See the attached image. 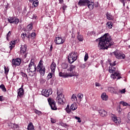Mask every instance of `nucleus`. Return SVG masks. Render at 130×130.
Returning <instances> with one entry per match:
<instances>
[{
    "instance_id": "1",
    "label": "nucleus",
    "mask_w": 130,
    "mask_h": 130,
    "mask_svg": "<svg viewBox=\"0 0 130 130\" xmlns=\"http://www.w3.org/2000/svg\"><path fill=\"white\" fill-rule=\"evenodd\" d=\"M99 40L98 47L99 49H108L113 45L114 42L111 39V37L109 34H105L103 37L96 40V41Z\"/></svg>"
},
{
    "instance_id": "2",
    "label": "nucleus",
    "mask_w": 130,
    "mask_h": 130,
    "mask_svg": "<svg viewBox=\"0 0 130 130\" xmlns=\"http://www.w3.org/2000/svg\"><path fill=\"white\" fill-rule=\"evenodd\" d=\"M48 102L52 109V110H57V107H56V103L52 98L48 99Z\"/></svg>"
},
{
    "instance_id": "3",
    "label": "nucleus",
    "mask_w": 130,
    "mask_h": 130,
    "mask_svg": "<svg viewBox=\"0 0 130 130\" xmlns=\"http://www.w3.org/2000/svg\"><path fill=\"white\" fill-rule=\"evenodd\" d=\"M8 21L10 23V24H14V23H15V24H17L20 22V20L18 18L10 17L8 19Z\"/></svg>"
},
{
    "instance_id": "4",
    "label": "nucleus",
    "mask_w": 130,
    "mask_h": 130,
    "mask_svg": "<svg viewBox=\"0 0 130 130\" xmlns=\"http://www.w3.org/2000/svg\"><path fill=\"white\" fill-rule=\"evenodd\" d=\"M114 54L118 59H124L125 58V55L119 52H114Z\"/></svg>"
},
{
    "instance_id": "5",
    "label": "nucleus",
    "mask_w": 130,
    "mask_h": 130,
    "mask_svg": "<svg viewBox=\"0 0 130 130\" xmlns=\"http://www.w3.org/2000/svg\"><path fill=\"white\" fill-rule=\"evenodd\" d=\"M51 94H52L51 89H43L42 91V95L45 96V97H48L50 95H51Z\"/></svg>"
},
{
    "instance_id": "6",
    "label": "nucleus",
    "mask_w": 130,
    "mask_h": 130,
    "mask_svg": "<svg viewBox=\"0 0 130 130\" xmlns=\"http://www.w3.org/2000/svg\"><path fill=\"white\" fill-rule=\"evenodd\" d=\"M20 64H21V59L17 58L12 59V67H14V66L19 67Z\"/></svg>"
},
{
    "instance_id": "7",
    "label": "nucleus",
    "mask_w": 130,
    "mask_h": 130,
    "mask_svg": "<svg viewBox=\"0 0 130 130\" xmlns=\"http://www.w3.org/2000/svg\"><path fill=\"white\" fill-rule=\"evenodd\" d=\"M116 77H117V80H119V79H121V76H120V73H119L117 71L115 72L114 74H112L111 75V77L113 78L114 80H115Z\"/></svg>"
},
{
    "instance_id": "8",
    "label": "nucleus",
    "mask_w": 130,
    "mask_h": 130,
    "mask_svg": "<svg viewBox=\"0 0 130 130\" xmlns=\"http://www.w3.org/2000/svg\"><path fill=\"white\" fill-rule=\"evenodd\" d=\"M89 0H80L78 3V6L83 7L86 6L87 4H89Z\"/></svg>"
},
{
    "instance_id": "9",
    "label": "nucleus",
    "mask_w": 130,
    "mask_h": 130,
    "mask_svg": "<svg viewBox=\"0 0 130 130\" xmlns=\"http://www.w3.org/2000/svg\"><path fill=\"white\" fill-rule=\"evenodd\" d=\"M64 42V41L60 38L59 37H56L55 39V43L56 44H62Z\"/></svg>"
},
{
    "instance_id": "10",
    "label": "nucleus",
    "mask_w": 130,
    "mask_h": 130,
    "mask_svg": "<svg viewBox=\"0 0 130 130\" xmlns=\"http://www.w3.org/2000/svg\"><path fill=\"white\" fill-rule=\"evenodd\" d=\"M69 56L73 58V59L76 60L78 58V52H72L69 54Z\"/></svg>"
},
{
    "instance_id": "11",
    "label": "nucleus",
    "mask_w": 130,
    "mask_h": 130,
    "mask_svg": "<svg viewBox=\"0 0 130 130\" xmlns=\"http://www.w3.org/2000/svg\"><path fill=\"white\" fill-rule=\"evenodd\" d=\"M56 101H57V102H58V103L59 104H62V105L64 104V98H62V99H61L60 97L57 96Z\"/></svg>"
},
{
    "instance_id": "12",
    "label": "nucleus",
    "mask_w": 130,
    "mask_h": 130,
    "mask_svg": "<svg viewBox=\"0 0 130 130\" xmlns=\"http://www.w3.org/2000/svg\"><path fill=\"white\" fill-rule=\"evenodd\" d=\"M108 90L109 92H110L113 94H118L117 92H116V90L114 88V87H109L108 88Z\"/></svg>"
},
{
    "instance_id": "13",
    "label": "nucleus",
    "mask_w": 130,
    "mask_h": 130,
    "mask_svg": "<svg viewBox=\"0 0 130 130\" xmlns=\"http://www.w3.org/2000/svg\"><path fill=\"white\" fill-rule=\"evenodd\" d=\"M26 51H27V47L26 46H22L20 48V53L21 54H24V53H26Z\"/></svg>"
},
{
    "instance_id": "14",
    "label": "nucleus",
    "mask_w": 130,
    "mask_h": 130,
    "mask_svg": "<svg viewBox=\"0 0 130 130\" xmlns=\"http://www.w3.org/2000/svg\"><path fill=\"white\" fill-rule=\"evenodd\" d=\"M112 119L115 123H117V122L118 123H119V118H117V117H116L115 115H113V116H112Z\"/></svg>"
},
{
    "instance_id": "15",
    "label": "nucleus",
    "mask_w": 130,
    "mask_h": 130,
    "mask_svg": "<svg viewBox=\"0 0 130 130\" xmlns=\"http://www.w3.org/2000/svg\"><path fill=\"white\" fill-rule=\"evenodd\" d=\"M37 72H39L41 77H43L45 75V67L41 68L40 70H37Z\"/></svg>"
},
{
    "instance_id": "16",
    "label": "nucleus",
    "mask_w": 130,
    "mask_h": 130,
    "mask_svg": "<svg viewBox=\"0 0 130 130\" xmlns=\"http://www.w3.org/2000/svg\"><path fill=\"white\" fill-rule=\"evenodd\" d=\"M18 90V96L21 98L24 95V90L23 89V88H20Z\"/></svg>"
},
{
    "instance_id": "17",
    "label": "nucleus",
    "mask_w": 130,
    "mask_h": 130,
    "mask_svg": "<svg viewBox=\"0 0 130 130\" xmlns=\"http://www.w3.org/2000/svg\"><path fill=\"white\" fill-rule=\"evenodd\" d=\"M99 112L101 116H102L103 117H104V116H106V115H107V112H106L105 110H101Z\"/></svg>"
},
{
    "instance_id": "18",
    "label": "nucleus",
    "mask_w": 130,
    "mask_h": 130,
    "mask_svg": "<svg viewBox=\"0 0 130 130\" xmlns=\"http://www.w3.org/2000/svg\"><path fill=\"white\" fill-rule=\"evenodd\" d=\"M78 76H79V74L76 71H72L71 73L68 74V77H77Z\"/></svg>"
},
{
    "instance_id": "19",
    "label": "nucleus",
    "mask_w": 130,
    "mask_h": 130,
    "mask_svg": "<svg viewBox=\"0 0 130 130\" xmlns=\"http://www.w3.org/2000/svg\"><path fill=\"white\" fill-rule=\"evenodd\" d=\"M28 130H35L34 129V126L33 125V123L32 122H30L27 126Z\"/></svg>"
},
{
    "instance_id": "20",
    "label": "nucleus",
    "mask_w": 130,
    "mask_h": 130,
    "mask_svg": "<svg viewBox=\"0 0 130 130\" xmlns=\"http://www.w3.org/2000/svg\"><path fill=\"white\" fill-rule=\"evenodd\" d=\"M10 45V46H9V47L10 48V50H12V49L15 47V45H16V41H11Z\"/></svg>"
},
{
    "instance_id": "21",
    "label": "nucleus",
    "mask_w": 130,
    "mask_h": 130,
    "mask_svg": "<svg viewBox=\"0 0 130 130\" xmlns=\"http://www.w3.org/2000/svg\"><path fill=\"white\" fill-rule=\"evenodd\" d=\"M101 98L103 100L106 101L108 99V96L106 95V93H103L101 95Z\"/></svg>"
},
{
    "instance_id": "22",
    "label": "nucleus",
    "mask_w": 130,
    "mask_h": 130,
    "mask_svg": "<svg viewBox=\"0 0 130 130\" xmlns=\"http://www.w3.org/2000/svg\"><path fill=\"white\" fill-rule=\"evenodd\" d=\"M78 107H77V104L76 103H73L70 106V109L71 110H76Z\"/></svg>"
},
{
    "instance_id": "23",
    "label": "nucleus",
    "mask_w": 130,
    "mask_h": 130,
    "mask_svg": "<svg viewBox=\"0 0 130 130\" xmlns=\"http://www.w3.org/2000/svg\"><path fill=\"white\" fill-rule=\"evenodd\" d=\"M56 68V64H55V62H52L51 65V69L53 72H54L55 71V69Z\"/></svg>"
},
{
    "instance_id": "24",
    "label": "nucleus",
    "mask_w": 130,
    "mask_h": 130,
    "mask_svg": "<svg viewBox=\"0 0 130 130\" xmlns=\"http://www.w3.org/2000/svg\"><path fill=\"white\" fill-rule=\"evenodd\" d=\"M68 58L69 63H73V62L76 61V60H74V59L73 57H71V56L68 55Z\"/></svg>"
},
{
    "instance_id": "25",
    "label": "nucleus",
    "mask_w": 130,
    "mask_h": 130,
    "mask_svg": "<svg viewBox=\"0 0 130 130\" xmlns=\"http://www.w3.org/2000/svg\"><path fill=\"white\" fill-rule=\"evenodd\" d=\"M88 4H87L86 6H87L88 8L89 9L90 11H92L93 9H94V6L91 4V2L89 1Z\"/></svg>"
},
{
    "instance_id": "26",
    "label": "nucleus",
    "mask_w": 130,
    "mask_h": 130,
    "mask_svg": "<svg viewBox=\"0 0 130 130\" xmlns=\"http://www.w3.org/2000/svg\"><path fill=\"white\" fill-rule=\"evenodd\" d=\"M59 77H63V78H68V77H69V74H64V73L62 72H60L59 73Z\"/></svg>"
},
{
    "instance_id": "27",
    "label": "nucleus",
    "mask_w": 130,
    "mask_h": 130,
    "mask_svg": "<svg viewBox=\"0 0 130 130\" xmlns=\"http://www.w3.org/2000/svg\"><path fill=\"white\" fill-rule=\"evenodd\" d=\"M75 69H76V66L70 65L69 69H68V71H69V72H73Z\"/></svg>"
},
{
    "instance_id": "28",
    "label": "nucleus",
    "mask_w": 130,
    "mask_h": 130,
    "mask_svg": "<svg viewBox=\"0 0 130 130\" xmlns=\"http://www.w3.org/2000/svg\"><path fill=\"white\" fill-rule=\"evenodd\" d=\"M107 19L108 20H112V15L110 14V13H109L108 12H107L106 14Z\"/></svg>"
},
{
    "instance_id": "29",
    "label": "nucleus",
    "mask_w": 130,
    "mask_h": 130,
    "mask_svg": "<svg viewBox=\"0 0 130 130\" xmlns=\"http://www.w3.org/2000/svg\"><path fill=\"white\" fill-rule=\"evenodd\" d=\"M29 72H31V73H33L34 72L36 71V65H35L32 66L31 68L29 69Z\"/></svg>"
},
{
    "instance_id": "30",
    "label": "nucleus",
    "mask_w": 130,
    "mask_h": 130,
    "mask_svg": "<svg viewBox=\"0 0 130 130\" xmlns=\"http://www.w3.org/2000/svg\"><path fill=\"white\" fill-rule=\"evenodd\" d=\"M69 67V65L67 63H62L61 64V68L62 69H68V67Z\"/></svg>"
},
{
    "instance_id": "31",
    "label": "nucleus",
    "mask_w": 130,
    "mask_h": 130,
    "mask_svg": "<svg viewBox=\"0 0 130 130\" xmlns=\"http://www.w3.org/2000/svg\"><path fill=\"white\" fill-rule=\"evenodd\" d=\"M38 4H39V2L38 0H35V1L33 2L32 5H34V7L36 8L38 7Z\"/></svg>"
},
{
    "instance_id": "32",
    "label": "nucleus",
    "mask_w": 130,
    "mask_h": 130,
    "mask_svg": "<svg viewBox=\"0 0 130 130\" xmlns=\"http://www.w3.org/2000/svg\"><path fill=\"white\" fill-rule=\"evenodd\" d=\"M77 97L79 98V99H80V101H82V99L84 97V94H83V93H78L77 95Z\"/></svg>"
},
{
    "instance_id": "33",
    "label": "nucleus",
    "mask_w": 130,
    "mask_h": 130,
    "mask_svg": "<svg viewBox=\"0 0 130 130\" xmlns=\"http://www.w3.org/2000/svg\"><path fill=\"white\" fill-rule=\"evenodd\" d=\"M0 88L2 89V90L4 92H7V89H6V87L5 86V85L2 84L1 85H0Z\"/></svg>"
},
{
    "instance_id": "34",
    "label": "nucleus",
    "mask_w": 130,
    "mask_h": 130,
    "mask_svg": "<svg viewBox=\"0 0 130 130\" xmlns=\"http://www.w3.org/2000/svg\"><path fill=\"white\" fill-rule=\"evenodd\" d=\"M107 26H108L109 29H111L112 28V22L109 21L107 23Z\"/></svg>"
},
{
    "instance_id": "35",
    "label": "nucleus",
    "mask_w": 130,
    "mask_h": 130,
    "mask_svg": "<svg viewBox=\"0 0 130 130\" xmlns=\"http://www.w3.org/2000/svg\"><path fill=\"white\" fill-rule=\"evenodd\" d=\"M27 29H28L29 31H31L33 29V25L32 24H29L27 26Z\"/></svg>"
},
{
    "instance_id": "36",
    "label": "nucleus",
    "mask_w": 130,
    "mask_h": 130,
    "mask_svg": "<svg viewBox=\"0 0 130 130\" xmlns=\"http://www.w3.org/2000/svg\"><path fill=\"white\" fill-rule=\"evenodd\" d=\"M120 104H122L123 106H128V104L126 102L123 101L120 102Z\"/></svg>"
},
{
    "instance_id": "37",
    "label": "nucleus",
    "mask_w": 130,
    "mask_h": 130,
    "mask_svg": "<svg viewBox=\"0 0 130 130\" xmlns=\"http://www.w3.org/2000/svg\"><path fill=\"white\" fill-rule=\"evenodd\" d=\"M52 75H53V74L52 73H49L48 74V76H47L48 80H49L52 78Z\"/></svg>"
},
{
    "instance_id": "38",
    "label": "nucleus",
    "mask_w": 130,
    "mask_h": 130,
    "mask_svg": "<svg viewBox=\"0 0 130 130\" xmlns=\"http://www.w3.org/2000/svg\"><path fill=\"white\" fill-rule=\"evenodd\" d=\"M77 38H78L79 41H83V36L79 35L78 36H77Z\"/></svg>"
},
{
    "instance_id": "39",
    "label": "nucleus",
    "mask_w": 130,
    "mask_h": 130,
    "mask_svg": "<svg viewBox=\"0 0 130 130\" xmlns=\"http://www.w3.org/2000/svg\"><path fill=\"white\" fill-rule=\"evenodd\" d=\"M4 70L5 75H8V73H9V69H8V68H7L6 66H4Z\"/></svg>"
},
{
    "instance_id": "40",
    "label": "nucleus",
    "mask_w": 130,
    "mask_h": 130,
    "mask_svg": "<svg viewBox=\"0 0 130 130\" xmlns=\"http://www.w3.org/2000/svg\"><path fill=\"white\" fill-rule=\"evenodd\" d=\"M71 99H73L72 100V101H75L77 100V96H76V94H73L72 96L71 97Z\"/></svg>"
},
{
    "instance_id": "41",
    "label": "nucleus",
    "mask_w": 130,
    "mask_h": 130,
    "mask_svg": "<svg viewBox=\"0 0 130 130\" xmlns=\"http://www.w3.org/2000/svg\"><path fill=\"white\" fill-rule=\"evenodd\" d=\"M117 109L119 114H120V113H121V111H122V110L120 108V106H118Z\"/></svg>"
},
{
    "instance_id": "42",
    "label": "nucleus",
    "mask_w": 130,
    "mask_h": 130,
    "mask_svg": "<svg viewBox=\"0 0 130 130\" xmlns=\"http://www.w3.org/2000/svg\"><path fill=\"white\" fill-rule=\"evenodd\" d=\"M34 66H35L34 62H30L28 65L29 69H31V68L33 67Z\"/></svg>"
},
{
    "instance_id": "43",
    "label": "nucleus",
    "mask_w": 130,
    "mask_h": 130,
    "mask_svg": "<svg viewBox=\"0 0 130 130\" xmlns=\"http://www.w3.org/2000/svg\"><path fill=\"white\" fill-rule=\"evenodd\" d=\"M11 31H9L7 35V38H6L7 40H9V38L10 37V36H11Z\"/></svg>"
},
{
    "instance_id": "44",
    "label": "nucleus",
    "mask_w": 130,
    "mask_h": 130,
    "mask_svg": "<svg viewBox=\"0 0 130 130\" xmlns=\"http://www.w3.org/2000/svg\"><path fill=\"white\" fill-rule=\"evenodd\" d=\"M88 58H89V56H88V53H86L85 57H84V60L85 61H87V60H88Z\"/></svg>"
},
{
    "instance_id": "45",
    "label": "nucleus",
    "mask_w": 130,
    "mask_h": 130,
    "mask_svg": "<svg viewBox=\"0 0 130 130\" xmlns=\"http://www.w3.org/2000/svg\"><path fill=\"white\" fill-rule=\"evenodd\" d=\"M109 73H113V72H115V69H113L112 68H110L109 69Z\"/></svg>"
},
{
    "instance_id": "46",
    "label": "nucleus",
    "mask_w": 130,
    "mask_h": 130,
    "mask_svg": "<svg viewBox=\"0 0 130 130\" xmlns=\"http://www.w3.org/2000/svg\"><path fill=\"white\" fill-rule=\"evenodd\" d=\"M38 66H39V67H42V68H44V67H43V63H42V60H41L40 61Z\"/></svg>"
},
{
    "instance_id": "47",
    "label": "nucleus",
    "mask_w": 130,
    "mask_h": 130,
    "mask_svg": "<svg viewBox=\"0 0 130 130\" xmlns=\"http://www.w3.org/2000/svg\"><path fill=\"white\" fill-rule=\"evenodd\" d=\"M57 97H60V95H62V93H60V91H59V90H57Z\"/></svg>"
},
{
    "instance_id": "48",
    "label": "nucleus",
    "mask_w": 130,
    "mask_h": 130,
    "mask_svg": "<svg viewBox=\"0 0 130 130\" xmlns=\"http://www.w3.org/2000/svg\"><path fill=\"white\" fill-rule=\"evenodd\" d=\"M14 124V123L10 122L8 124V126L10 128H13V126Z\"/></svg>"
},
{
    "instance_id": "49",
    "label": "nucleus",
    "mask_w": 130,
    "mask_h": 130,
    "mask_svg": "<svg viewBox=\"0 0 130 130\" xmlns=\"http://www.w3.org/2000/svg\"><path fill=\"white\" fill-rule=\"evenodd\" d=\"M19 127V125L17 124H14L12 128L16 129V128H18Z\"/></svg>"
},
{
    "instance_id": "50",
    "label": "nucleus",
    "mask_w": 130,
    "mask_h": 130,
    "mask_svg": "<svg viewBox=\"0 0 130 130\" xmlns=\"http://www.w3.org/2000/svg\"><path fill=\"white\" fill-rule=\"evenodd\" d=\"M35 113H36L37 114H38V115H41V112L37 110H35Z\"/></svg>"
},
{
    "instance_id": "51",
    "label": "nucleus",
    "mask_w": 130,
    "mask_h": 130,
    "mask_svg": "<svg viewBox=\"0 0 130 130\" xmlns=\"http://www.w3.org/2000/svg\"><path fill=\"white\" fill-rule=\"evenodd\" d=\"M75 119H77L78 120V122H81L80 117L75 116Z\"/></svg>"
},
{
    "instance_id": "52",
    "label": "nucleus",
    "mask_w": 130,
    "mask_h": 130,
    "mask_svg": "<svg viewBox=\"0 0 130 130\" xmlns=\"http://www.w3.org/2000/svg\"><path fill=\"white\" fill-rule=\"evenodd\" d=\"M115 62H116V61H115L113 63H110V65L111 67H114V66H116V63Z\"/></svg>"
},
{
    "instance_id": "53",
    "label": "nucleus",
    "mask_w": 130,
    "mask_h": 130,
    "mask_svg": "<svg viewBox=\"0 0 130 130\" xmlns=\"http://www.w3.org/2000/svg\"><path fill=\"white\" fill-rule=\"evenodd\" d=\"M120 1L123 3V7H124L125 6V3H124V1H127V2H129L130 0H120Z\"/></svg>"
},
{
    "instance_id": "54",
    "label": "nucleus",
    "mask_w": 130,
    "mask_h": 130,
    "mask_svg": "<svg viewBox=\"0 0 130 130\" xmlns=\"http://www.w3.org/2000/svg\"><path fill=\"white\" fill-rule=\"evenodd\" d=\"M121 94H124L125 93V89H123L119 91Z\"/></svg>"
},
{
    "instance_id": "55",
    "label": "nucleus",
    "mask_w": 130,
    "mask_h": 130,
    "mask_svg": "<svg viewBox=\"0 0 130 130\" xmlns=\"http://www.w3.org/2000/svg\"><path fill=\"white\" fill-rule=\"evenodd\" d=\"M80 68H81V69H85V68H86V64L80 65Z\"/></svg>"
},
{
    "instance_id": "56",
    "label": "nucleus",
    "mask_w": 130,
    "mask_h": 130,
    "mask_svg": "<svg viewBox=\"0 0 130 130\" xmlns=\"http://www.w3.org/2000/svg\"><path fill=\"white\" fill-rule=\"evenodd\" d=\"M67 7L66 6V5H63V6L62 7V10L63 11V13H64V11L66 10V9H67Z\"/></svg>"
},
{
    "instance_id": "57",
    "label": "nucleus",
    "mask_w": 130,
    "mask_h": 130,
    "mask_svg": "<svg viewBox=\"0 0 130 130\" xmlns=\"http://www.w3.org/2000/svg\"><path fill=\"white\" fill-rule=\"evenodd\" d=\"M66 112H67V113H70L71 112V108H70V109H66Z\"/></svg>"
},
{
    "instance_id": "58",
    "label": "nucleus",
    "mask_w": 130,
    "mask_h": 130,
    "mask_svg": "<svg viewBox=\"0 0 130 130\" xmlns=\"http://www.w3.org/2000/svg\"><path fill=\"white\" fill-rule=\"evenodd\" d=\"M51 122L52 123H55L56 121L55 120L53 119L52 118H51Z\"/></svg>"
},
{
    "instance_id": "59",
    "label": "nucleus",
    "mask_w": 130,
    "mask_h": 130,
    "mask_svg": "<svg viewBox=\"0 0 130 130\" xmlns=\"http://www.w3.org/2000/svg\"><path fill=\"white\" fill-rule=\"evenodd\" d=\"M60 124L62 126H67V125L66 123H64L63 122H61V123H60Z\"/></svg>"
},
{
    "instance_id": "60",
    "label": "nucleus",
    "mask_w": 130,
    "mask_h": 130,
    "mask_svg": "<svg viewBox=\"0 0 130 130\" xmlns=\"http://www.w3.org/2000/svg\"><path fill=\"white\" fill-rule=\"evenodd\" d=\"M36 34H35V32L31 33V37H34H34H36Z\"/></svg>"
},
{
    "instance_id": "61",
    "label": "nucleus",
    "mask_w": 130,
    "mask_h": 130,
    "mask_svg": "<svg viewBox=\"0 0 130 130\" xmlns=\"http://www.w3.org/2000/svg\"><path fill=\"white\" fill-rule=\"evenodd\" d=\"M22 76L24 77V78H28V76H27V74H26L24 73H22Z\"/></svg>"
},
{
    "instance_id": "62",
    "label": "nucleus",
    "mask_w": 130,
    "mask_h": 130,
    "mask_svg": "<svg viewBox=\"0 0 130 130\" xmlns=\"http://www.w3.org/2000/svg\"><path fill=\"white\" fill-rule=\"evenodd\" d=\"M27 36V35L26 34H22L21 35V37H23V38H25Z\"/></svg>"
},
{
    "instance_id": "63",
    "label": "nucleus",
    "mask_w": 130,
    "mask_h": 130,
    "mask_svg": "<svg viewBox=\"0 0 130 130\" xmlns=\"http://www.w3.org/2000/svg\"><path fill=\"white\" fill-rule=\"evenodd\" d=\"M0 101H4V96H0Z\"/></svg>"
},
{
    "instance_id": "64",
    "label": "nucleus",
    "mask_w": 130,
    "mask_h": 130,
    "mask_svg": "<svg viewBox=\"0 0 130 130\" xmlns=\"http://www.w3.org/2000/svg\"><path fill=\"white\" fill-rule=\"evenodd\" d=\"M95 86L96 87H100V86H101L100 83H99L98 82L95 83Z\"/></svg>"
}]
</instances>
